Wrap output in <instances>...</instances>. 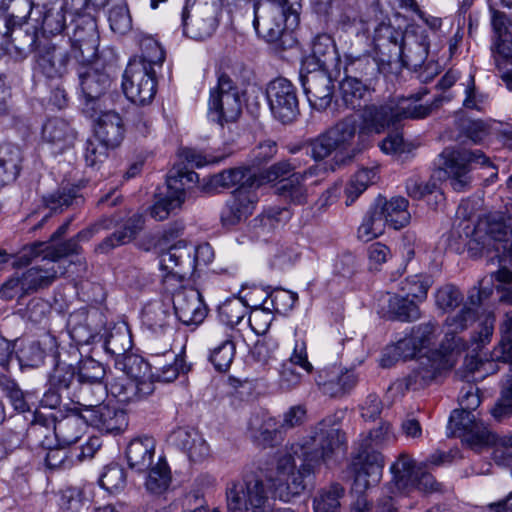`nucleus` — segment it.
I'll list each match as a JSON object with an SVG mask.
<instances>
[{
  "label": "nucleus",
  "instance_id": "43",
  "mask_svg": "<svg viewBox=\"0 0 512 512\" xmlns=\"http://www.w3.org/2000/svg\"><path fill=\"white\" fill-rule=\"evenodd\" d=\"M79 84L86 105L95 104L104 95L110 86V78L107 74L94 69H87L79 73Z\"/></svg>",
  "mask_w": 512,
  "mask_h": 512
},
{
  "label": "nucleus",
  "instance_id": "29",
  "mask_svg": "<svg viewBox=\"0 0 512 512\" xmlns=\"http://www.w3.org/2000/svg\"><path fill=\"white\" fill-rule=\"evenodd\" d=\"M64 271L59 264L47 259L45 256L41 259V263H36L21 275L24 280V286L27 287L29 293L37 291L38 289L50 286L58 274H63Z\"/></svg>",
  "mask_w": 512,
  "mask_h": 512
},
{
  "label": "nucleus",
  "instance_id": "26",
  "mask_svg": "<svg viewBox=\"0 0 512 512\" xmlns=\"http://www.w3.org/2000/svg\"><path fill=\"white\" fill-rule=\"evenodd\" d=\"M315 382L325 395L338 397L356 385L357 376L353 371L333 365L317 370Z\"/></svg>",
  "mask_w": 512,
  "mask_h": 512
},
{
  "label": "nucleus",
  "instance_id": "40",
  "mask_svg": "<svg viewBox=\"0 0 512 512\" xmlns=\"http://www.w3.org/2000/svg\"><path fill=\"white\" fill-rule=\"evenodd\" d=\"M144 227L142 214H133L124 224L123 229L116 231L100 242L95 251L106 254L118 246L131 242Z\"/></svg>",
  "mask_w": 512,
  "mask_h": 512
},
{
  "label": "nucleus",
  "instance_id": "17",
  "mask_svg": "<svg viewBox=\"0 0 512 512\" xmlns=\"http://www.w3.org/2000/svg\"><path fill=\"white\" fill-rule=\"evenodd\" d=\"M85 24H77L74 34L69 40H61V44L68 42L73 57L81 64L85 65L92 62L97 55L99 37L97 33L96 22L92 18L82 20Z\"/></svg>",
  "mask_w": 512,
  "mask_h": 512
},
{
  "label": "nucleus",
  "instance_id": "15",
  "mask_svg": "<svg viewBox=\"0 0 512 512\" xmlns=\"http://www.w3.org/2000/svg\"><path fill=\"white\" fill-rule=\"evenodd\" d=\"M156 73L138 62H129L123 74L122 89L126 97L138 105L149 104L157 91Z\"/></svg>",
  "mask_w": 512,
  "mask_h": 512
},
{
  "label": "nucleus",
  "instance_id": "53",
  "mask_svg": "<svg viewBox=\"0 0 512 512\" xmlns=\"http://www.w3.org/2000/svg\"><path fill=\"white\" fill-rule=\"evenodd\" d=\"M51 386L58 390H66L71 397V393L77 388L78 375L76 368L62 361H57L51 375Z\"/></svg>",
  "mask_w": 512,
  "mask_h": 512
},
{
  "label": "nucleus",
  "instance_id": "11",
  "mask_svg": "<svg viewBox=\"0 0 512 512\" xmlns=\"http://www.w3.org/2000/svg\"><path fill=\"white\" fill-rule=\"evenodd\" d=\"M217 0H186L182 11L183 33L189 38L203 40L217 28Z\"/></svg>",
  "mask_w": 512,
  "mask_h": 512
},
{
  "label": "nucleus",
  "instance_id": "46",
  "mask_svg": "<svg viewBox=\"0 0 512 512\" xmlns=\"http://www.w3.org/2000/svg\"><path fill=\"white\" fill-rule=\"evenodd\" d=\"M105 396V387L102 382H78L77 388L71 393L72 398H76L72 409L78 413H84L85 409L94 408Z\"/></svg>",
  "mask_w": 512,
  "mask_h": 512
},
{
  "label": "nucleus",
  "instance_id": "23",
  "mask_svg": "<svg viewBox=\"0 0 512 512\" xmlns=\"http://www.w3.org/2000/svg\"><path fill=\"white\" fill-rule=\"evenodd\" d=\"M68 42L47 43L42 45L36 56L37 68L47 78H61L68 70L70 59Z\"/></svg>",
  "mask_w": 512,
  "mask_h": 512
},
{
  "label": "nucleus",
  "instance_id": "54",
  "mask_svg": "<svg viewBox=\"0 0 512 512\" xmlns=\"http://www.w3.org/2000/svg\"><path fill=\"white\" fill-rule=\"evenodd\" d=\"M90 485L81 487H66L60 491L59 506L67 512H80L85 504L89 502L87 493L90 492Z\"/></svg>",
  "mask_w": 512,
  "mask_h": 512
},
{
  "label": "nucleus",
  "instance_id": "60",
  "mask_svg": "<svg viewBox=\"0 0 512 512\" xmlns=\"http://www.w3.org/2000/svg\"><path fill=\"white\" fill-rule=\"evenodd\" d=\"M389 311L397 320L403 322L415 321L421 316L420 309L414 300L401 295H393L389 298Z\"/></svg>",
  "mask_w": 512,
  "mask_h": 512
},
{
  "label": "nucleus",
  "instance_id": "8",
  "mask_svg": "<svg viewBox=\"0 0 512 512\" xmlns=\"http://www.w3.org/2000/svg\"><path fill=\"white\" fill-rule=\"evenodd\" d=\"M440 167L447 175L452 188L457 191H465L472 182L471 170L472 166L479 164L481 166H489V158L480 150H466L445 148L440 154Z\"/></svg>",
  "mask_w": 512,
  "mask_h": 512
},
{
  "label": "nucleus",
  "instance_id": "9",
  "mask_svg": "<svg viewBox=\"0 0 512 512\" xmlns=\"http://www.w3.org/2000/svg\"><path fill=\"white\" fill-rule=\"evenodd\" d=\"M198 174L186 168L170 170L166 180V193L150 208L149 214L156 221H163L179 208L185 200V192L198 182Z\"/></svg>",
  "mask_w": 512,
  "mask_h": 512
},
{
  "label": "nucleus",
  "instance_id": "48",
  "mask_svg": "<svg viewBox=\"0 0 512 512\" xmlns=\"http://www.w3.org/2000/svg\"><path fill=\"white\" fill-rule=\"evenodd\" d=\"M20 149L10 143L0 144V186L13 182L20 171Z\"/></svg>",
  "mask_w": 512,
  "mask_h": 512
},
{
  "label": "nucleus",
  "instance_id": "25",
  "mask_svg": "<svg viewBox=\"0 0 512 512\" xmlns=\"http://www.w3.org/2000/svg\"><path fill=\"white\" fill-rule=\"evenodd\" d=\"M258 187L244 185L233 192L221 215L224 224L235 225L252 214L258 201V195L255 191Z\"/></svg>",
  "mask_w": 512,
  "mask_h": 512
},
{
  "label": "nucleus",
  "instance_id": "58",
  "mask_svg": "<svg viewBox=\"0 0 512 512\" xmlns=\"http://www.w3.org/2000/svg\"><path fill=\"white\" fill-rule=\"evenodd\" d=\"M431 285L432 279L430 276L423 274L413 275L400 283V295L408 299L411 297L413 300L424 301Z\"/></svg>",
  "mask_w": 512,
  "mask_h": 512
},
{
  "label": "nucleus",
  "instance_id": "7",
  "mask_svg": "<svg viewBox=\"0 0 512 512\" xmlns=\"http://www.w3.org/2000/svg\"><path fill=\"white\" fill-rule=\"evenodd\" d=\"M193 246L178 241L159 255L164 292H174L194 273Z\"/></svg>",
  "mask_w": 512,
  "mask_h": 512
},
{
  "label": "nucleus",
  "instance_id": "19",
  "mask_svg": "<svg viewBox=\"0 0 512 512\" xmlns=\"http://www.w3.org/2000/svg\"><path fill=\"white\" fill-rule=\"evenodd\" d=\"M401 58L393 63H401L407 68L417 69L421 67L427 57L430 40L426 30L419 26H411L405 32L404 40L400 44Z\"/></svg>",
  "mask_w": 512,
  "mask_h": 512
},
{
  "label": "nucleus",
  "instance_id": "28",
  "mask_svg": "<svg viewBox=\"0 0 512 512\" xmlns=\"http://www.w3.org/2000/svg\"><path fill=\"white\" fill-rule=\"evenodd\" d=\"M326 168L320 165L309 167L303 173H293L289 178L281 179L276 187V194L285 202L293 205H304L307 202V190L303 182L312 176L325 173Z\"/></svg>",
  "mask_w": 512,
  "mask_h": 512
},
{
  "label": "nucleus",
  "instance_id": "21",
  "mask_svg": "<svg viewBox=\"0 0 512 512\" xmlns=\"http://www.w3.org/2000/svg\"><path fill=\"white\" fill-rule=\"evenodd\" d=\"M476 319L477 311L467 305H463L459 311L448 315L444 321L443 349L449 352H461L469 349L468 343L459 334L468 329Z\"/></svg>",
  "mask_w": 512,
  "mask_h": 512
},
{
  "label": "nucleus",
  "instance_id": "31",
  "mask_svg": "<svg viewBox=\"0 0 512 512\" xmlns=\"http://www.w3.org/2000/svg\"><path fill=\"white\" fill-rule=\"evenodd\" d=\"M97 317H99L97 311L89 312L84 308L69 315L67 327L71 338L77 344H89L98 336L97 328L92 325L93 320Z\"/></svg>",
  "mask_w": 512,
  "mask_h": 512
},
{
  "label": "nucleus",
  "instance_id": "33",
  "mask_svg": "<svg viewBox=\"0 0 512 512\" xmlns=\"http://www.w3.org/2000/svg\"><path fill=\"white\" fill-rule=\"evenodd\" d=\"M42 138L57 152H63L73 146L76 132L66 120L51 118L43 125Z\"/></svg>",
  "mask_w": 512,
  "mask_h": 512
},
{
  "label": "nucleus",
  "instance_id": "47",
  "mask_svg": "<svg viewBox=\"0 0 512 512\" xmlns=\"http://www.w3.org/2000/svg\"><path fill=\"white\" fill-rule=\"evenodd\" d=\"M140 55L130 59L129 62H138L150 73H156L165 60V52L157 40L145 36L140 40Z\"/></svg>",
  "mask_w": 512,
  "mask_h": 512
},
{
  "label": "nucleus",
  "instance_id": "37",
  "mask_svg": "<svg viewBox=\"0 0 512 512\" xmlns=\"http://www.w3.org/2000/svg\"><path fill=\"white\" fill-rule=\"evenodd\" d=\"M155 440L149 436L132 439L126 449L130 468L143 472L149 469L155 456Z\"/></svg>",
  "mask_w": 512,
  "mask_h": 512
},
{
  "label": "nucleus",
  "instance_id": "35",
  "mask_svg": "<svg viewBox=\"0 0 512 512\" xmlns=\"http://www.w3.org/2000/svg\"><path fill=\"white\" fill-rule=\"evenodd\" d=\"M124 131L122 118L115 111L103 112L96 120L95 137L111 148L120 145Z\"/></svg>",
  "mask_w": 512,
  "mask_h": 512
},
{
  "label": "nucleus",
  "instance_id": "13",
  "mask_svg": "<svg viewBox=\"0 0 512 512\" xmlns=\"http://www.w3.org/2000/svg\"><path fill=\"white\" fill-rule=\"evenodd\" d=\"M448 368V361L440 351H430L419 356L411 372L404 378L397 380L393 386L396 390H420L434 382L444 370Z\"/></svg>",
  "mask_w": 512,
  "mask_h": 512
},
{
  "label": "nucleus",
  "instance_id": "42",
  "mask_svg": "<svg viewBox=\"0 0 512 512\" xmlns=\"http://www.w3.org/2000/svg\"><path fill=\"white\" fill-rule=\"evenodd\" d=\"M57 347V341L53 336L46 335L42 340L24 345L16 354L21 368H36L43 364L47 350L53 352Z\"/></svg>",
  "mask_w": 512,
  "mask_h": 512
},
{
  "label": "nucleus",
  "instance_id": "6",
  "mask_svg": "<svg viewBox=\"0 0 512 512\" xmlns=\"http://www.w3.org/2000/svg\"><path fill=\"white\" fill-rule=\"evenodd\" d=\"M480 403L478 389L469 385L460 396L461 409L451 413L447 425L449 436L461 438L473 450L480 449L491 440V431L473 412Z\"/></svg>",
  "mask_w": 512,
  "mask_h": 512
},
{
  "label": "nucleus",
  "instance_id": "20",
  "mask_svg": "<svg viewBox=\"0 0 512 512\" xmlns=\"http://www.w3.org/2000/svg\"><path fill=\"white\" fill-rule=\"evenodd\" d=\"M86 424L105 433H120L128 426L124 410L110 403L100 402L94 408L85 409L81 413Z\"/></svg>",
  "mask_w": 512,
  "mask_h": 512
},
{
  "label": "nucleus",
  "instance_id": "18",
  "mask_svg": "<svg viewBox=\"0 0 512 512\" xmlns=\"http://www.w3.org/2000/svg\"><path fill=\"white\" fill-rule=\"evenodd\" d=\"M263 293L260 289L254 288L244 297H233L224 301L218 307V318L224 326L216 329L212 335L214 339H220L232 331H239L238 326L242 323L244 317L248 313V307L254 294Z\"/></svg>",
  "mask_w": 512,
  "mask_h": 512
},
{
  "label": "nucleus",
  "instance_id": "5",
  "mask_svg": "<svg viewBox=\"0 0 512 512\" xmlns=\"http://www.w3.org/2000/svg\"><path fill=\"white\" fill-rule=\"evenodd\" d=\"M296 0L265 1L254 5L253 25L257 34L267 42L284 44V38L291 37L299 16L295 9Z\"/></svg>",
  "mask_w": 512,
  "mask_h": 512
},
{
  "label": "nucleus",
  "instance_id": "3",
  "mask_svg": "<svg viewBox=\"0 0 512 512\" xmlns=\"http://www.w3.org/2000/svg\"><path fill=\"white\" fill-rule=\"evenodd\" d=\"M175 315L168 303L153 301L145 305L142 311V324L155 338L165 339V350L162 353L167 363H161L157 353L153 359L155 372L152 376L160 382H172L180 373H186L189 367L184 359L170 350V340L174 331Z\"/></svg>",
  "mask_w": 512,
  "mask_h": 512
},
{
  "label": "nucleus",
  "instance_id": "16",
  "mask_svg": "<svg viewBox=\"0 0 512 512\" xmlns=\"http://www.w3.org/2000/svg\"><path fill=\"white\" fill-rule=\"evenodd\" d=\"M171 296L175 317L185 325H198L203 322L207 308L197 289L183 283L174 292H165Z\"/></svg>",
  "mask_w": 512,
  "mask_h": 512
},
{
  "label": "nucleus",
  "instance_id": "34",
  "mask_svg": "<svg viewBox=\"0 0 512 512\" xmlns=\"http://www.w3.org/2000/svg\"><path fill=\"white\" fill-rule=\"evenodd\" d=\"M491 13V24L494 32V41L491 46V51L494 57L496 67L499 69V71H503L504 63L510 64L512 67V57L506 55L503 52V50H505L511 52L512 54V41L504 39V36L507 33L505 14L495 9H491Z\"/></svg>",
  "mask_w": 512,
  "mask_h": 512
},
{
  "label": "nucleus",
  "instance_id": "32",
  "mask_svg": "<svg viewBox=\"0 0 512 512\" xmlns=\"http://www.w3.org/2000/svg\"><path fill=\"white\" fill-rule=\"evenodd\" d=\"M68 415L58 419L54 417L53 433L59 446L67 447L78 442L85 430V421L80 413L70 408Z\"/></svg>",
  "mask_w": 512,
  "mask_h": 512
},
{
  "label": "nucleus",
  "instance_id": "27",
  "mask_svg": "<svg viewBox=\"0 0 512 512\" xmlns=\"http://www.w3.org/2000/svg\"><path fill=\"white\" fill-rule=\"evenodd\" d=\"M169 442L192 462H201L210 455V447L202 434L193 428L179 427L169 435Z\"/></svg>",
  "mask_w": 512,
  "mask_h": 512
},
{
  "label": "nucleus",
  "instance_id": "10",
  "mask_svg": "<svg viewBox=\"0 0 512 512\" xmlns=\"http://www.w3.org/2000/svg\"><path fill=\"white\" fill-rule=\"evenodd\" d=\"M374 20L370 21L367 30H372L371 39L375 52L382 63L392 64L401 58L400 44L405 33L395 28L387 14L373 7Z\"/></svg>",
  "mask_w": 512,
  "mask_h": 512
},
{
  "label": "nucleus",
  "instance_id": "45",
  "mask_svg": "<svg viewBox=\"0 0 512 512\" xmlns=\"http://www.w3.org/2000/svg\"><path fill=\"white\" fill-rule=\"evenodd\" d=\"M386 225H388V221L381 205V198H378L375 204L370 207L358 228V238L368 242L382 235Z\"/></svg>",
  "mask_w": 512,
  "mask_h": 512
},
{
  "label": "nucleus",
  "instance_id": "41",
  "mask_svg": "<svg viewBox=\"0 0 512 512\" xmlns=\"http://www.w3.org/2000/svg\"><path fill=\"white\" fill-rule=\"evenodd\" d=\"M132 348V341L127 328L124 326L113 327L110 332L105 336L104 349L107 353L124 357V366L128 367L133 364L143 363L141 359L133 355H126Z\"/></svg>",
  "mask_w": 512,
  "mask_h": 512
},
{
  "label": "nucleus",
  "instance_id": "57",
  "mask_svg": "<svg viewBox=\"0 0 512 512\" xmlns=\"http://www.w3.org/2000/svg\"><path fill=\"white\" fill-rule=\"evenodd\" d=\"M36 39L37 36L34 31L23 29L22 25H10V31L7 33L9 50L3 52H10L14 48L19 55H26L32 51Z\"/></svg>",
  "mask_w": 512,
  "mask_h": 512
},
{
  "label": "nucleus",
  "instance_id": "1",
  "mask_svg": "<svg viewBox=\"0 0 512 512\" xmlns=\"http://www.w3.org/2000/svg\"><path fill=\"white\" fill-rule=\"evenodd\" d=\"M330 420L318 423L315 431L278 452L271 484L258 474L249 473L231 480L225 489L228 512H269L271 487L275 497L289 502L307 488L315 468L340 444L338 429Z\"/></svg>",
  "mask_w": 512,
  "mask_h": 512
},
{
  "label": "nucleus",
  "instance_id": "49",
  "mask_svg": "<svg viewBox=\"0 0 512 512\" xmlns=\"http://www.w3.org/2000/svg\"><path fill=\"white\" fill-rule=\"evenodd\" d=\"M344 495L345 489L338 483L320 489L313 500L314 512H340Z\"/></svg>",
  "mask_w": 512,
  "mask_h": 512
},
{
  "label": "nucleus",
  "instance_id": "52",
  "mask_svg": "<svg viewBox=\"0 0 512 512\" xmlns=\"http://www.w3.org/2000/svg\"><path fill=\"white\" fill-rule=\"evenodd\" d=\"M0 389L8 398L15 411L24 413L31 410L33 394L24 392L18 383L7 375L0 376Z\"/></svg>",
  "mask_w": 512,
  "mask_h": 512
},
{
  "label": "nucleus",
  "instance_id": "39",
  "mask_svg": "<svg viewBox=\"0 0 512 512\" xmlns=\"http://www.w3.org/2000/svg\"><path fill=\"white\" fill-rule=\"evenodd\" d=\"M261 182L254 170L247 167H236L224 170L210 177L208 186L210 189L230 188L235 185L239 187L259 186Z\"/></svg>",
  "mask_w": 512,
  "mask_h": 512
},
{
  "label": "nucleus",
  "instance_id": "4",
  "mask_svg": "<svg viewBox=\"0 0 512 512\" xmlns=\"http://www.w3.org/2000/svg\"><path fill=\"white\" fill-rule=\"evenodd\" d=\"M396 436L389 422H381L361 441L350 464L354 486L357 491L376 485L382 476L384 456L379 449L393 443Z\"/></svg>",
  "mask_w": 512,
  "mask_h": 512
},
{
  "label": "nucleus",
  "instance_id": "22",
  "mask_svg": "<svg viewBox=\"0 0 512 512\" xmlns=\"http://www.w3.org/2000/svg\"><path fill=\"white\" fill-rule=\"evenodd\" d=\"M301 84L311 107L325 110L330 106L334 85L331 77L324 70H314L301 75Z\"/></svg>",
  "mask_w": 512,
  "mask_h": 512
},
{
  "label": "nucleus",
  "instance_id": "36",
  "mask_svg": "<svg viewBox=\"0 0 512 512\" xmlns=\"http://www.w3.org/2000/svg\"><path fill=\"white\" fill-rule=\"evenodd\" d=\"M250 436L264 446H271L277 441L279 428L277 421L265 410L254 411L248 420Z\"/></svg>",
  "mask_w": 512,
  "mask_h": 512
},
{
  "label": "nucleus",
  "instance_id": "14",
  "mask_svg": "<svg viewBox=\"0 0 512 512\" xmlns=\"http://www.w3.org/2000/svg\"><path fill=\"white\" fill-rule=\"evenodd\" d=\"M266 98L273 117L283 124L292 123L299 115L297 89L286 78L272 80L266 88Z\"/></svg>",
  "mask_w": 512,
  "mask_h": 512
},
{
  "label": "nucleus",
  "instance_id": "63",
  "mask_svg": "<svg viewBox=\"0 0 512 512\" xmlns=\"http://www.w3.org/2000/svg\"><path fill=\"white\" fill-rule=\"evenodd\" d=\"M376 64L367 56L346 57L344 65V78L349 80H362L374 73Z\"/></svg>",
  "mask_w": 512,
  "mask_h": 512
},
{
  "label": "nucleus",
  "instance_id": "30",
  "mask_svg": "<svg viewBox=\"0 0 512 512\" xmlns=\"http://www.w3.org/2000/svg\"><path fill=\"white\" fill-rule=\"evenodd\" d=\"M422 465L417 464L410 455L401 453L390 467L392 473L391 486L398 493L414 489Z\"/></svg>",
  "mask_w": 512,
  "mask_h": 512
},
{
  "label": "nucleus",
  "instance_id": "12",
  "mask_svg": "<svg viewBox=\"0 0 512 512\" xmlns=\"http://www.w3.org/2000/svg\"><path fill=\"white\" fill-rule=\"evenodd\" d=\"M241 110L242 102L238 88L228 75H219L217 85L210 90L208 102L210 119L223 126L224 123L237 120Z\"/></svg>",
  "mask_w": 512,
  "mask_h": 512
},
{
  "label": "nucleus",
  "instance_id": "59",
  "mask_svg": "<svg viewBox=\"0 0 512 512\" xmlns=\"http://www.w3.org/2000/svg\"><path fill=\"white\" fill-rule=\"evenodd\" d=\"M340 93L344 104L354 110L361 106V101L369 93V90L362 80L342 79Z\"/></svg>",
  "mask_w": 512,
  "mask_h": 512
},
{
  "label": "nucleus",
  "instance_id": "44",
  "mask_svg": "<svg viewBox=\"0 0 512 512\" xmlns=\"http://www.w3.org/2000/svg\"><path fill=\"white\" fill-rule=\"evenodd\" d=\"M243 338L239 331H232L222 336L220 343L211 349L209 360L219 372H226L230 368L236 352V341Z\"/></svg>",
  "mask_w": 512,
  "mask_h": 512
},
{
  "label": "nucleus",
  "instance_id": "55",
  "mask_svg": "<svg viewBox=\"0 0 512 512\" xmlns=\"http://www.w3.org/2000/svg\"><path fill=\"white\" fill-rule=\"evenodd\" d=\"M357 121L354 116H348L339 121L327 131L339 151H345L355 138Z\"/></svg>",
  "mask_w": 512,
  "mask_h": 512
},
{
  "label": "nucleus",
  "instance_id": "61",
  "mask_svg": "<svg viewBox=\"0 0 512 512\" xmlns=\"http://www.w3.org/2000/svg\"><path fill=\"white\" fill-rule=\"evenodd\" d=\"M100 486L110 494H119L127 485V476L123 467L110 464L104 468L99 480Z\"/></svg>",
  "mask_w": 512,
  "mask_h": 512
},
{
  "label": "nucleus",
  "instance_id": "56",
  "mask_svg": "<svg viewBox=\"0 0 512 512\" xmlns=\"http://www.w3.org/2000/svg\"><path fill=\"white\" fill-rule=\"evenodd\" d=\"M376 180L377 170L375 168H363L357 171L345 188L346 205H351Z\"/></svg>",
  "mask_w": 512,
  "mask_h": 512
},
{
  "label": "nucleus",
  "instance_id": "64",
  "mask_svg": "<svg viewBox=\"0 0 512 512\" xmlns=\"http://www.w3.org/2000/svg\"><path fill=\"white\" fill-rule=\"evenodd\" d=\"M491 415L497 421L512 416V369L509 370L503 381L501 398L491 409Z\"/></svg>",
  "mask_w": 512,
  "mask_h": 512
},
{
  "label": "nucleus",
  "instance_id": "24",
  "mask_svg": "<svg viewBox=\"0 0 512 512\" xmlns=\"http://www.w3.org/2000/svg\"><path fill=\"white\" fill-rule=\"evenodd\" d=\"M296 366L301 367L307 373L313 371V365L308 361L304 341L297 340L289 359L283 361L280 365L278 384L282 390L291 391L300 385L302 375L297 371Z\"/></svg>",
  "mask_w": 512,
  "mask_h": 512
},
{
  "label": "nucleus",
  "instance_id": "50",
  "mask_svg": "<svg viewBox=\"0 0 512 512\" xmlns=\"http://www.w3.org/2000/svg\"><path fill=\"white\" fill-rule=\"evenodd\" d=\"M420 350L421 347L416 342V339L409 334L398 340L396 344L386 348L381 358V366L387 368L392 366L394 362L399 359L406 360L412 358Z\"/></svg>",
  "mask_w": 512,
  "mask_h": 512
},
{
  "label": "nucleus",
  "instance_id": "2",
  "mask_svg": "<svg viewBox=\"0 0 512 512\" xmlns=\"http://www.w3.org/2000/svg\"><path fill=\"white\" fill-rule=\"evenodd\" d=\"M426 92L409 97H396L380 104L365 105L359 113L360 133L382 134L390 129H397L399 123L407 118H424L432 109L439 106L441 97L427 106L418 104V101Z\"/></svg>",
  "mask_w": 512,
  "mask_h": 512
},
{
  "label": "nucleus",
  "instance_id": "51",
  "mask_svg": "<svg viewBox=\"0 0 512 512\" xmlns=\"http://www.w3.org/2000/svg\"><path fill=\"white\" fill-rule=\"evenodd\" d=\"M381 205L389 226L394 229H401L409 224L411 215L408 211L407 199L400 196L393 197L390 200L381 198Z\"/></svg>",
  "mask_w": 512,
  "mask_h": 512
},
{
  "label": "nucleus",
  "instance_id": "38",
  "mask_svg": "<svg viewBox=\"0 0 512 512\" xmlns=\"http://www.w3.org/2000/svg\"><path fill=\"white\" fill-rule=\"evenodd\" d=\"M476 232L489 240L506 242L512 235V217L502 212L490 213L479 220Z\"/></svg>",
  "mask_w": 512,
  "mask_h": 512
},
{
  "label": "nucleus",
  "instance_id": "62",
  "mask_svg": "<svg viewBox=\"0 0 512 512\" xmlns=\"http://www.w3.org/2000/svg\"><path fill=\"white\" fill-rule=\"evenodd\" d=\"M490 445L493 446L492 458L496 464L502 466L512 465V433L496 436L491 432V440L477 451Z\"/></svg>",
  "mask_w": 512,
  "mask_h": 512
}]
</instances>
